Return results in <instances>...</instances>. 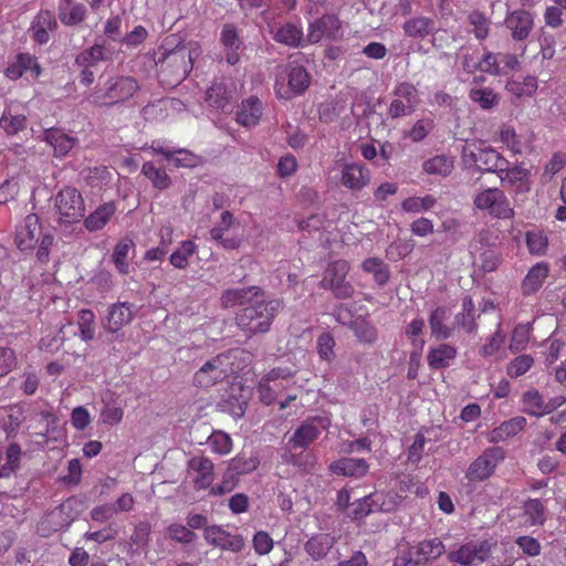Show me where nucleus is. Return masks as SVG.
<instances>
[{"instance_id":"nucleus-1","label":"nucleus","mask_w":566,"mask_h":566,"mask_svg":"<svg viewBox=\"0 0 566 566\" xmlns=\"http://www.w3.org/2000/svg\"><path fill=\"white\" fill-rule=\"evenodd\" d=\"M264 291L255 285L240 289H228L222 292V308L240 306L235 314V324L248 337L265 334L277 315L280 301L265 300Z\"/></svg>"},{"instance_id":"nucleus-2","label":"nucleus","mask_w":566,"mask_h":566,"mask_svg":"<svg viewBox=\"0 0 566 566\" xmlns=\"http://www.w3.org/2000/svg\"><path fill=\"white\" fill-rule=\"evenodd\" d=\"M155 61L158 77L168 86L181 83L193 66L190 49L181 42L174 44L168 38L158 48Z\"/></svg>"},{"instance_id":"nucleus-3","label":"nucleus","mask_w":566,"mask_h":566,"mask_svg":"<svg viewBox=\"0 0 566 566\" xmlns=\"http://www.w3.org/2000/svg\"><path fill=\"white\" fill-rule=\"evenodd\" d=\"M54 241L53 231L43 227L36 213L27 214L15 228L17 248L24 253L35 251L36 260L42 264L49 263Z\"/></svg>"},{"instance_id":"nucleus-4","label":"nucleus","mask_w":566,"mask_h":566,"mask_svg":"<svg viewBox=\"0 0 566 566\" xmlns=\"http://www.w3.org/2000/svg\"><path fill=\"white\" fill-rule=\"evenodd\" d=\"M461 158L467 168L481 172L502 174L507 168V159L483 142L467 143Z\"/></svg>"},{"instance_id":"nucleus-5","label":"nucleus","mask_w":566,"mask_h":566,"mask_svg":"<svg viewBox=\"0 0 566 566\" xmlns=\"http://www.w3.org/2000/svg\"><path fill=\"white\" fill-rule=\"evenodd\" d=\"M239 355L249 357L248 353L233 349L211 358L195 373L193 385L199 388L208 389L221 382L230 374L235 371L230 365H232V360L237 359Z\"/></svg>"},{"instance_id":"nucleus-6","label":"nucleus","mask_w":566,"mask_h":566,"mask_svg":"<svg viewBox=\"0 0 566 566\" xmlns=\"http://www.w3.org/2000/svg\"><path fill=\"white\" fill-rule=\"evenodd\" d=\"M139 88L137 81L130 76L109 78L105 88L95 90L87 97L95 106H111L130 98Z\"/></svg>"},{"instance_id":"nucleus-7","label":"nucleus","mask_w":566,"mask_h":566,"mask_svg":"<svg viewBox=\"0 0 566 566\" xmlns=\"http://www.w3.org/2000/svg\"><path fill=\"white\" fill-rule=\"evenodd\" d=\"M472 202L476 210L486 212L495 219L507 220L515 216L507 196L497 187H490L478 191Z\"/></svg>"},{"instance_id":"nucleus-8","label":"nucleus","mask_w":566,"mask_h":566,"mask_svg":"<svg viewBox=\"0 0 566 566\" xmlns=\"http://www.w3.org/2000/svg\"><path fill=\"white\" fill-rule=\"evenodd\" d=\"M311 84V75L303 66H292L284 73L277 74L274 92L279 99L289 101L302 95Z\"/></svg>"},{"instance_id":"nucleus-9","label":"nucleus","mask_w":566,"mask_h":566,"mask_svg":"<svg viewBox=\"0 0 566 566\" xmlns=\"http://www.w3.org/2000/svg\"><path fill=\"white\" fill-rule=\"evenodd\" d=\"M54 207L61 223H76L85 213L82 193L74 187H64L54 198Z\"/></svg>"},{"instance_id":"nucleus-10","label":"nucleus","mask_w":566,"mask_h":566,"mask_svg":"<svg viewBox=\"0 0 566 566\" xmlns=\"http://www.w3.org/2000/svg\"><path fill=\"white\" fill-rule=\"evenodd\" d=\"M505 459V451L501 447L486 448L469 465L465 478L472 482H482L492 476L497 465Z\"/></svg>"},{"instance_id":"nucleus-11","label":"nucleus","mask_w":566,"mask_h":566,"mask_svg":"<svg viewBox=\"0 0 566 566\" xmlns=\"http://www.w3.org/2000/svg\"><path fill=\"white\" fill-rule=\"evenodd\" d=\"M349 264L345 260H337L328 264L324 277L323 285L333 291L337 298H349L354 293L353 285L346 281Z\"/></svg>"},{"instance_id":"nucleus-12","label":"nucleus","mask_w":566,"mask_h":566,"mask_svg":"<svg viewBox=\"0 0 566 566\" xmlns=\"http://www.w3.org/2000/svg\"><path fill=\"white\" fill-rule=\"evenodd\" d=\"M419 103L418 91L415 85L402 82L394 90V99L388 108L390 118H399L415 112Z\"/></svg>"},{"instance_id":"nucleus-13","label":"nucleus","mask_w":566,"mask_h":566,"mask_svg":"<svg viewBox=\"0 0 566 566\" xmlns=\"http://www.w3.org/2000/svg\"><path fill=\"white\" fill-rule=\"evenodd\" d=\"M491 551L492 544L489 541H471L461 545L457 551L450 552L448 560L462 566H471L485 562L490 557Z\"/></svg>"},{"instance_id":"nucleus-14","label":"nucleus","mask_w":566,"mask_h":566,"mask_svg":"<svg viewBox=\"0 0 566 566\" xmlns=\"http://www.w3.org/2000/svg\"><path fill=\"white\" fill-rule=\"evenodd\" d=\"M384 492H374L353 503V510L349 516L359 521L376 511L389 512L395 507V502L386 499Z\"/></svg>"},{"instance_id":"nucleus-15","label":"nucleus","mask_w":566,"mask_h":566,"mask_svg":"<svg viewBox=\"0 0 566 566\" xmlns=\"http://www.w3.org/2000/svg\"><path fill=\"white\" fill-rule=\"evenodd\" d=\"M504 24L514 41H525L534 29V13L525 9L507 11Z\"/></svg>"},{"instance_id":"nucleus-16","label":"nucleus","mask_w":566,"mask_h":566,"mask_svg":"<svg viewBox=\"0 0 566 566\" xmlns=\"http://www.w3.org/2000/svg\"><path fill=\"white\" fill-rule=\"evenodd\" d=\"M188 473L196 491L209 490L216 478L213 462L202 455L188 461Z\"/></svg>"},{"instance_id":"nucleus-17","label":"nucleus","mask_w":566,"mask_h":566,"mask_svg":"<svg viewBox=\"0 0 566 566\" xmlns=\"http://www.w3.org/2000/svg\"><path fill=\"white\" fill-rule=\"evenodd\" d=\"M340 36V21L334 14H325L308 25L307 40L310 43H318L323 39L337 40Z\"/></svg>"},{"instance_id":"nucleus-18","label":"nucleus","mask_w":566,"mask_h":566,"mask_svg":"<svg viewBox=\"0 0 566 566\" xmlns=\"http://www.w3.org/2000/svg\"><path fill=\"white\" fill-rule=\"evenodd\" d=\"M203 537L210 545L232 553L241 552L245 545L242 535L231 534L218 525L206 527Z\"/></svg>"},{"instance_id":"nucleus-19","label":"nucleus","mask_w":566,"mask_h":566,"mask_svg":"<svg viewBox=\"0 0 566 566\" xmlns=\"http://www.w3.org/2000/svg\"><path fill=\"white\" fill-rule=\"evenodd\" d=\"M444 551V544L440 538L424 539L409 547L408 563L423 565L438 559Z\"/></svg>"},{"instance_id":"nucleus-20","label":"nucleus","mask_w":566,"mask_h":566,"mask_svg":"<svg viewBox=\"0 0 566 566\" xmlns=\"http://www.w3.org/2000/svg\"><path fill=\"white\" fill-rule=\"evenodd\" d=\"M329 421L324 417H314L303 422L294 432L291 438L293 447L306 448L314 440H316L321 433L319 428H326Z\"/></svg>"},{"instance_id":"nucleus-21","label":"nucleus","mask_w":566,"mask_h":566,"mask_svg":"<svg viewBox=\"0 0 566 566\" xmlns=\"http://www.w3.org/2000/svg\"><path fill=\"white\" fill-rule=\"evenodd\" d=\"M27 73H30L33 78H38L42 73L36 57L30 53H19L4 71L6 76L12 81L20 78Z\"/></svg>"},{"instance_id":"nucleus-22","label":"nucleus","mask_w":566,"mask_h":566,"mask_svg":"<svg viewBox=\"0 0 566 566\" xmlns=\"http://www.w3.org/2000/svg\"><path fill=\"white\" fill-rule=\"evenodd\" d=\"M370 170L363 164H346L342 171V185L353 191L361 190L370 181Z\"/></svg>"},{"instance_id":"nucleus-23","label":"nucleus","mask_w":566,"mask_h":566,"mask_svg":"<svg viewBox=\"0 0 566 566\" xmlns=\"http://www.w3.org/2000/svg\"><path fill=\"white\" fill-rule=\"evenodd\" d=\"M527 424V420L523 416H516L509 420L503 421L497 427L488 433V441L490 443H499L506 441L510 438L517 436L522 432Z\"/></svg>"},{"instance_id":"nucleus-24","label":"nucleus","mask_w":566,"mask_h":566,"mask_svg":"<svg viewBox=\"0 0 566 566\" xmlns=\"http://www.w3.org/2000/svg\"><path fill=\"white\" fill-rule=\"evenodd\" d=\"M549 265L547 262H537L534 264L521 283V291L524 296L535 294L541 290L548 277Z\"/></svg>"},{"instance_id":"nucleus-25","label":"nucleus","mask_w":566,"mask_h":566,"mask_svg":"<svg viewBox=\"0 0 566 566\" xmlns=\"http://www.w3.org/2000/svg\"><path fill=\"white\" fill-rule=\"evenodd\" d=\"M57 27L55 15L50 10H41L34 18L31 31L33 40L39 44H45L50 41V32Z\"/></svg>"},{"instance_id":"nucleus-26","label":"nucleus","mask_w":566,"mask_h":566,"mask_svg":"<svg viewBox=\"0 0 566 566\" xmlns=\"http://www.w3.org/2000/svg\"><path fill=\"white\" fill-rule=\"evenodd\" d=\"M496 175L500 177L502 185L507 184L513 187L516 193L528 192L531 189L530 171L522 166L510 167L507 160V168L502 174Z\"/></svg>"},{"instance_id":"nucleus-27","label":"nucleus","mask_w":566,"mask_h":566,"mask_svg":"<svg viewBox=\"0 0 566 566\" xmlns=\"http://www.w3.org/2000/svg\"><path fill=\"white\" fill-rule=\"evenodd\" d=\"M263 114V105L255 96H250L241 102L237 111V122L244 126H255Z\"/></svg>"},{"instance_id":"nucleus-28","label":"nucleus","mask_w":566,"mask_h":566,"mask_svg":"<svg viewBox=\"0 0 566 566\" xmlns=\"http://www.w3.org/2000/svg\"><path fill=\"white\" fill-rule=\"evenodd\" d=\"M458 350L453 345L442 343L436 347H431L427 355L428 366L432 370L448 368L455 359Z\"/></svg>"},{"instance_id":"nucleus-29","label":"nucleus","mask_w":566,"mask_h":566,"mask_svg":"<svg viewBox=\"0 0 566 566\" xmlns=\"http://www.w3.org/2000/svg\"><path fill=\"white\" fill-rule=\"evenodd\" d=\"M369 469V464L364 459L343 458L329 464V470L338 475L349 478H361Z\"/></svg>"},{"instance_id":"nucleus-30","label":"nucleus","mask_w":566,"mask_h":566,"mask_svg":"<svg viewBox=\"0 0 566 566\" xmlns=\"http://www.w3.org/2000/svg\"><path fill=\"white\" fill-rule=\"evenodd\" d=\"M220 41L224 46L227 53L226 59L230 65H234L240 61V55L238 50L240 49L242 42L239 38L238 30L234 24L226 23L222 27Z\"/></svg>"},{"instance_id":"nucleus-31","label":"nucleus","mask_w":566,"mask_h":566,"mask_svg":"<svg viewBox=\"0 0 566 566\" xmlns=\"http://www.w3.org/2000/svg\"><path fill=\"white\" fill-rule=\"evenodd\" d=\"M336 541L331 534H316L306 541L304 549L314 560H321L327 556Z\"/></svg>"},{"instance_id":"nucleus-32","label":"nucleus","mask_w":566,"mask_h":566,"mask_svg":"<svg viewBox=\"0 0 566 566\" xmlns=\"http://www.w3.org/2000/svg\"><path fill=\"white\" fill-rule=\"evenodd\" d=\"M132 318V306L127 302H118L109 307L105 328L108 332L116 333L127 325Z\"/></svg>"},{"instance_id":"nucleus-33","label":"nucleus","mask_w":566,"mask_h":566,"mask_svg":"<svg viewBox=\"0 0 566 566\" xmlns=\"http://www.w3.org/2000/svg\"><path fill=\"white\" fill-rule=\"evenodd\" d=\"M436 29V22L429 17H413L406 20L402 30L406 36L413 39H424Z\"/></svg>"},{"instance_id":"nucleus-34","label":"nucleus","mask_w":566,"mask_h":566,"mask_svg":"<svg viewBox=\"0 0 566 566\" xmlns=\"http://www.w3.org/2000/svg\"><path fill=\"white\" fill-rule=\"evenodd\" d=\"M86 15V8L83 3L74 0H60L59 18L65 25H76L81 23Z\"/></svg>"},{"instance_id":"nucleus-35","label":"nucleus","mask_w":566,"mask_h":566,"mask_svg":"<svg viewBox=\"0 0 566 566\" xmlns=\"http://www.w3.org/2000/svg\"><path fill=\"white\" fill-rule=\"evenodd\" d=\"M44 139L53 147L55 156L59 157L67 155L76 142L74 137L65 134L59 128L46 129L44 133Z\"/></svg>"},{"instance_id":"nucleus-36","label":"nucleus","mask_w":566,"mask_h":566,"mask_svg":"<svg viewBox=\"0 0 566 566\" xmlns=\"http://www.w3.org/2000/svg\"><path fill=\"white\" fill-rule=\"evenodd\" d=\"M448 319V310L444 306H438L429 315V326L431 336L437 340H446L452 336V328L444 324Z\"/></svg>"},{"instance_id":"nucleus-37","label":"nucleus","mask_w":566,"mask_h":566,"mask_svg":"<svg viewBox=\"0 0 566 566\" xmlns=\"http://www.w3.org/2000/svg\"><path fill=\"white\" fill-rule=\"evenodd\" d=\"M116 212V206L113 201L105 202L90 213L84 226L88 231H97L103 229Z\"/></svg>"},{"instance_id":"nucleus-38","label":"nucleus","mask_w":566,"mask_h":566,"mask_svg":"<svg viewBox=\"0 0 566 566\" xmlns=\"http://www.w3.org/2000/svg\"><path fill=\"white\" fill-rule=\"evenodd\" d=\"M135 243L130 238H123L114 247L112 253V261L116 270L124 275L129 273L128 255L130 251H134Z\"/></svg>"},{"instance_id":"nucleus-39","label":"nucleus","mask_w":566,"mask_h":566,"mask_svg":"<svg viewBox=\"0 0 566 566\" xmlns=\"http://www.w3.org/2000/svg\"><path fill=\"white\" fill-rule=\"evenodd\" d=\"M349 327L360 343L373 345L378 339L376 326L366 316H357Z\"/></svg>"},{"instance_id":"nucleus-40","label":"nucleus","mask_w":566,"mask_h":566,"mask_svg":"<svg viewBox=\"0 0 566 566\" xmlns=\"http://www.w3.org/2000/svg\"><path fill=\"white\" fill-rule=\"evenodd\" d=\"M422 169L428 175L448 177L454 169V160L449 155H436L423 161Z\"/></svg>"},{"instance_id":"nucleus-41","label":"nucleus","mask_w":566,"mask_h":566,"mask_svg":"<svg viewBox=\"0 0 566 566\" xmlns=\"http://www.w3.org/2000/svg\"><path fill=\"white\" fill-rule=\"evenodd\" d=\"M198 251V245L191 240H184L179 247L170 254L169 262L175 269L185 270L189 261Z\"/></svg>"},{"instance_id":"nucleus-42","label":"nucleus","mask_w":566,"mask_h":566,"mask_svg":"<svg viewBox=\"0 0 566 566\" xmlns=\"http://www.w3.org/2000/svg\"><path fill=\"white\" fill-rule=\"evenodd\" d=\"M142 174L151 182L153 187L158 190H166L171 185V178L163 167H157L153 161L143 164Z\"/></svg>"},{"instance_id":"nucleus-43","label":"nucleus","mask_w":566,"mask_h":566,"mask_svg":"<svg viewBox=\"0 0 566 566\" xmlns=\"http://www.w3.org/2000/svg\"><path fill=\"white\" fill-rule=\"evenodd\" d=\"M274 40L284 45L297 48L303 40V30L294 23H284L275 31Z\"/></svg>"},{"instance_id":"nucleus-44","label":"nucleus","mask_w":566,"mask_h":566,"mask_svg":"<svg viewBox=\"0 0 566 566\" xmlns=\"http://www.w3.org/2000/svg\"><path fill=\"white\" fill-rule=\"evenodd\" d=\"M537 78L532 75L522 78H513L507 81L505 88L514 96L521 98L524 96H532L537 91Z\"/></svg>"},{"instance_id":"nucleus-45","label":"nucleus","mask_w":566,"mask_h":566,"mask_svg":"<svg viewBox=\"0 0 566 566\" xmlns=\"http://www.w3.org/2000/svg\"><path fill=\"white\" fill-rule=\"evenodd\" d=\"M521 402L525 413L536 418L545 416V400L538 390L530 389L525 391Z\"/></svg>"},{"instance_id":"nucleus-46","label":"nucleus","mask_w":566,"mask_h":566,"mask_svg":"<svg viewBox=\"0 0 566 566\" xmlns=\"http://www.w3.org/2000/svg\"><path fill=\"white\" fill-rule=\"evenodd\" d=\"M106 54L107 50L105 45L94 44L91 48L82 51L75 57V64L81 67L90 69L95 66L98 62L106 60Z\"/></svg>"},{"instance_id":"nucleus-47","label":"nucleus","mask_w":566,"mask_h":566,"mask_svg":"<svg viewBox=\"0 0 566 566\" xmlns=\"http://www.w3.org/2000/svg\"><path fill=\"white\" fill-rule=\"evenodd\" d=\"M361 268L365 272L371 273L375 282L379 285L386 284L390 279L388 265L379 258L366 259Z\"/></svg>"},{"instance_id":"nucleus-48","label":"nucleus","mask_w":566,"mask_h":566,"mask_svg":"<svg viewBox=\"0 0 566 566\" xmlns=\"http://www.w3.org/2000/svg\"><path fill=\"white\" fill-rule=\"evenodd\" d=\"M470 99L478 104L482 109H492L500 102V96L490 87L471 88Z\"/></svg>"},{"instance_id":"nucleus-49","label":"nucleus","mask_w":566,"mask_h":566,"mask_svg":"<svg viewBox=\"0 0 566 566\" xmlns=\"http://www.w3.org/2000/svg\"><path fill=\"white\" fill-rule=\"evenodd\" d=\"M21 448L18 443H10L6 451L4 462L0 465V476L8 478L20 467Z\"/></svg>"},{"instance_id":"nucleus-50","label":"nucleus","mask_w":566,"mask_h":566,"mask_svg":"<svg viewBox=\"0 0 566 566\" xmlns=\"http://www.w3.org/2000/svg\"><path fill=\"white\" fill-rule=\"evenodd\" d=\"M260 461L254 455H247L245 453H240L229 462V469L235 475L248 474L256 470Z\"/></svg>"},{"instance_id":"nucleus-51","label":"nucleus","mask_w":566,"mask_h":566,"mask_svg":"<svg viewBox=\"0 0 566 566\" xmlns=\"http://www.w3.org/2000/svg\"><path fill=\"white\" fill-rule=\"evenodd\" d=\"M437 203V199L432 195L424 197H409L401 202L403 211L409 213H420L431 210Z\"/></svg>"},{"instance_id":"nucleus-52","label":"nucleus","mask_w":566,"mask_h":566,"mask_svg":"<svg viewBox=\"0 0 566 566\" xmlns=\"http://www.w3.org/2000/svg\"><path fill=\"white\" fill-rule=\"evenodd\" d=\"M95 315L93 311L83 308L77 314V326L83 340H92L95 336Z\"/></svg>"},{"instance_id":"nucleus-53","label":"nucleus","mask_w":566,"mask_h":566,"mask_svg":"<svg viewBox=\"0 0 566 566\" xmlns=\"http://www.w3.org/2000/svg\"><path fill=\"white\" fill-rule=\"evenodd\" d=\"M523 509L531 525H543L546 521V507L539 499L527 500Z\"/></svg>"},{"instance_id":"nucleus-54","label":"nucleus","mask_w":566,"mask_h":566,"mask_svg":"<svg viewBox=\"0 0 566 566\" xmlns=\"http://www.w3.org/2000/svg\"><path fill=\"white\" fill-rule=\"evenodd\" d=\"M526 247L533 255H544L548 248V239L543 231H527L525 234Z\"/></svg>"},{"instance_id":"nucleus-55","label":"nucleus","mask_w":566,"mask_h":566,"mask_svg":"<svg viewBox=\"0 0 566 566\" xmlns=\"http://www.w3.org/2000/svg\"><path fill=\"white\" fill-rule=\"evenodd\" d=\"M531 338V328L528 325L518 324L514 327L510 342V350L513 354L526 349Z\"/></svg>"},{"instance_id":"nucleus-56","label":"nucleus","mask_w":566,"mask_h":566,"mask_svg":"<svg viewBox=\"0 0 566 566\" xmlns=\"http://www.w3.org/2000/svg\"><path fill=\"white\" fill-rule=\"evenodd\" d=\"M468 21L472 27L474 36L478 40H484L488 38L490 31V21L483 12L473 10L469 13Z\"/></svg>"},{"instance_id":"nucleus-57","label":"nucleus","mask_w":566,"mask_h":566,"mask_svg":"<svg viewBox=\"0 0 566 566\" xmlns=\"http://www.w3.org/2000/svg\"><path fill=\"white\" fill-rule=\"evenodd\" d=\"M534 365V358L531 355L523 354L515 357L506 366V374L511 378H517L525 375Z\"/></svg>"},{"instance_id":"nucleus-58","label":"nucleus","mask_w":566,"mask_h":566,"mask_svg":"<svg viewBox=\"0 0 566 566\" xmlns=\"http://www.w3.org/2000/svg\"><path fill=\"white\" fill-rule=\"evenodd\" d=\"M27 126V117L24 115H12L3 112L0 118V127L9 136L17 135L22 132Z\"/></svg>"},{"instance_id":"nucleus-59","label":"nucleus","mask_w":566,"mask_h":566,"mask_svg":"<svg viewBox=\"0 0 566 566\" xmlns=\"http://www.w3.org/2000/svg\"><path fill=\"white\" fill-rule=\"evenodd\" d=\"M504 343L505 334L499 325L496 331L485 338V343L481 346L479 353L482 357H491L503 347Z\"/></svg>"},{"instance_id":"nucleus-60","label":"nucleus","mask_w":566,"mask_h":566,"mask_svg":"<svg viewBox=\"0 0 566 566\" xmlns=\"http://www.w3.org/2000/svg\"><path fill=\"white\" fill-rule=\"evenodd\" d=\"M237 475L228 468L222 476L221 482L217 485L211 484L209 489V495L221 496L223 494L230 493L237 486Z\"/></svg>"},{"instance_id":"nucleus-61","label":"nucleus","mask_w":566,"mask_h":566,"mask_svg":"<svg viewBox=\"0 0 566 566\" xmlns=\"http://www.w3.org/2000/svg\"><path fill=\"white\" fill-rule=\"evenodd\" d=\"M335 339L331 333H322L317 338V353L323 360L331 363L334 357Z\"/></svg>"},{"instance_id":"nucleus-62","label":"nucleus","mask_w":566,"mask_h":566,"mask_svg":"<svg viewBox=\"0 0 566 566\" xmlns=\"http://www.w3.org/2000/svg\"><path fill=\"white\" fill-rule=\"evenodd\" d=\"M209 444L213 452L228 454L232 449V440L229 434L222 431H214L209 437Z\"/></svg>"},{"instance_id":"nucleus-63","label":"nucleus","mask_w":566,"mask_h":566,"mask_svg":"<svg viewBox=\"0 0 566 566\" xmlns=\"http://www.w3.org/2000/svg\"><path fill=\"white\" fill-rule=\"evenodd\" d=\"M124 417V410L122 407L116 403H106L104 408L101 410V421L107 426H116L122 422Z\"/></svg>"},{"instance_id":"nucleus-64","label":"nucleus","mask_w":566,"mask_h":566,"mask_svg":"<svg viewBox=\"0 0 566 566\" xmlns=\"http://www.w3.org/2000/svg\"><path fill=\"white\" fill-rule=\"evenodd\" d=\"M169 537L181 544H190L197 538V534L188 526L171 524L168 526Z\"/></svg>"}]
</instances>
